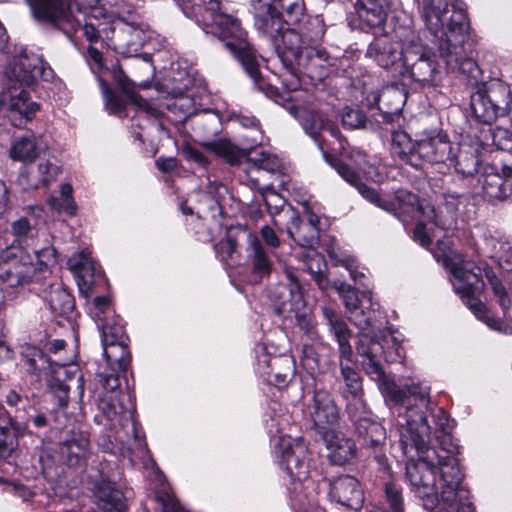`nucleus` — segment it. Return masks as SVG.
<instances>
[{"instance_id":"nucleus-14","label":"nucleus","mask_w":512,"mask_h":512,"mask_svg":"<svg viewBox=\"0 0 512 512\" xmlns=\"http://www.w3.org/2000/svg\"><path fill=\"white\" fill-rule=\"evenodd\" d=\"M201 146L209 152L224 159L230 165H238L242 159L248 158L253 161L259 169L269 172H275L280 167V162L275 156L267 153H260L259 158H253L250 151L235 146L228 139H218L213 141L201 142Z\"/></svg>"},{"instance_id":"nucleus-4","label":"nucleus","mask_w":512,"mask_h":512,"mask_svg":"<svg viewBox=\"0 0 512 512\" xmlns=\"http://www.w3.org/2000/svg\"><path fill=\"white\" fill-rule=\"evenodd\" d=\"M325 34L323 21L314 17L309 19L300 30L288 28L282 35L284 46L279 49V60L291 76V88L299 83L297 72L304 68L309 72H326L329 56L320 46Z\"/></svg>"},{"instance_id":"nucleus-51","label":"nucleus","mask_w":512,"mask_h":512,"mask_svg":"<svg viewBox=\"0 0 512 512\" xmlns=\"http://www.w3.org/2000/svg\"><path fill=\"white\" fill-rule=\"evenodd\" d=\"M344 360L340 358L341 375L348 392L354 397H358L362 391L361 378L352 367L343 363Z\"/></svg>"},{"instance_id":"nucleus-48","label":"nucleus","mask_w":512,"mask_h":512,"mask_svg":"<svg viewBox=\"0 0 512 512\" xmlns=\"http://www.w3.org/2000/svg\"><path fill=\"white\" fill-rule=\"evenodd\" d=\"M480 164L479 155L476 152L461 151L457 157L455 169L463 176H473Z\"/></svg>"},{"instance_id":"nucleus-11","label":"nucleus","mask_w":512,"mask_h":512,"mask_svg":"<svg viewBox=\"0 0 512 512\" xmlns=\"http://www.w3.org/2000/svg\"><path fill=\"white\" fill-rule=\"evenodd\" d=\"M36 268L21 247L8 246L0 253V279L10 287H17L32 281Z\"/></svg>"},{"instance_id":"nucleus-13","label":"nucleus","mask_w":512,"mask_h":512,"mask_svg":"<svg viewBox=\"0 0 512 512\" xmlns=\"http://www.w3.org/2000/svg\"><path fill=\"white\" fill-rule=\"evenodd\" d=\"M422 86H434L439 80V70L430 50L420 43H410L404 54L403 73Z\"/></svg>"},{"instance_id":"nucleus-2","label":"nucleus","mask_w":512,"mask_h":512,"mask_svg":"<svg viewBox=\"0 0 512 512\" xmlns=\"http://www.w3.org/2000/svg\"><path fill=\"white\" fill-rule=\"evenodd\" d=\"M356 350L361 358V364L369 377L380 385L382 393L391 401L404 405V412L398 413V431L404 429L401 423L410 412L422 414L424 422L427 421V413L432 411L430 402V388L412 384L406 389L400 388L394 381L387 379L383 366L384 346L374 340L367 333H363L357 342Z\"/></svg>"},{"instance_id":"nucleus-22","label":"nucleus","mask_w":512,"mask_h":512,"mask_svg":"<svg viewBox=\"0 0 512 512\" xmlns=\"http://www.w3.org/2000/svg\"><path fill=\"white\" fill-rule=\"evenodd\" d=\"M338 409L330 393L324 389L314 392L311 419L321 435L323 430H332L330 426L338 420Z\"/></svg>"},{"instance_id":"nucleus-5","label":"nucleus","mask_w":512,"mask_h":512,"mask_svg":"<svg viewBox=\"0 0 512 512\" xmlns=\"http://www.w3.org/2000/svg\"><path fill=\"white\" fill-rule=\"evenodd\" d=\"M206 14L202 16L206 32L218 37L241 63L255 84L262 88L258 57L247 39V32L242 28L240 20L233 15L221 12L220 3L217 0L208 1Z\"/></svg>"},{"instance_id":"nucleus-39","label":"nucleus","mask_w":512,"mask_h":512,"mask_svg":"<svg viewBox=\"0 0 512 512\" xmlns=\"http://www.w3.org/2000/svg\"><path fill=\"white\" fill-rule=\"evenodd\" d=\"M405 94L397 86L384 88L378 96L379 109L385 114H398L405 103Z\"/></svg>"},{"instance_id":"nucleus-60","label":"nucleus","mask_w":512,"mask_h":512,"mask_svg":"<svg viewBox=\"0 0 512 512\" xmlns=\"http://www.w3.org/2000/svg\"><path fill=\"white\" fill-rule=\"evenodd\" d=\"M497 259L499 265L509 271L512 269V243L509 241H499Z\"/></svg>"},{"instance_id":"nucleus-15","label":"nucleus","mask_w":512,"mask_h":512,"mask_svg":"<svg viewBox=\"0 0 512 512\" xmlns=\"http://www.w3.org/2000/svg\"><path fill=\"white\" fill-rule=\"evenodd\" d=\"M90 314L101 332L102 346L127 342L124 328L117 322L107 296H97L92 300Z\"/></svg>"},{"instance_id":"nucleus-47","label":"nucleus","mask_w":512,"mask_h":512,"mask_svg":"<svg viewBox=\"0 0 512 512\" xmlns=\"http://www.w3.org/2000/svg\"><path fill=\"white\" fill-rule=\"evenodd\" d=\"M113 76H114V79L117 82V84L123 89V91H125L127 93L129 100L135 106H137L139 109L147 111L151 114L153 113L154 109L150 106V104L145 99H143L138 94L129 91V80L120 68H117L113 71Z\"/></svg>"},{"instance_id":"nucleus-50","label":"nucleus","mask_w":512,"mask_h":512,"mask_svg":"<svg viewBox=\"0 0 512 512\" xmlns=\"http://www.w3.org/2000/svg\"><path fill=\"white\" fill-rule=\"evenodd\" d=\"M156 501L161 505L163 512H188L178 501L169 487L158 489L155 494Z\"/></svg>"},{"instance_id":"nucleus-9","label":"nucleus","mask_w":512,"mask_h":512,"mask_svg":"<svg viewBox=\"0 0 512 512\" xmlns=\"http://www.w3.org/2000/svg\"><path fill=\"white\" fill-rule=\"evenodd\" d=\"M471 94L470 109L476 119L490 124L506 112L510 89L500 79L477 83Z\"/></svg>"},{"instance_id":"nucleus-27","label":"nucleus","mask_w":512,"mask_h":512,"mask_svg":"<svg viewBox=\"0 0 512 512\" xmlns=\"http://www.w3.org/2000/svg\"><path fill=\"white\" fill-rule=\"evenodd\" d=\"M322 314L330 332L338 342L340 358L351 361L353 355L352 346L350 345L351 331L347 324L329 307H322Z\"/></svg>"},{"instance_id":"nucleus-8","label":"nucleus","mask_w":512,"mask_h":512,"mask_svg":"<svg viewBox=\"0 0 512 512\" xmlns=\"http://www.w3.org/2000/svg\"><path fill=\"white\" fill-rule=\"evenodd\" d=\"M446 264L456 280L453 283L456 293L461 295L466 305L474 311L478 318L483 319L489 327L500 329V321L488 317L484 304L474 296L480 288V268L465 260L461 254L447 260Z\"/></svg>"},{"instance_id":"nucleus-24","label":"nucleus","mask_w":512,"mask_h":512,"mask_svg":"<svg viewBox=\"0 0 512 512\" xmlns=\"http://www.w3.org/2000/svg\"><path fill=\"white\" fill-rule=\"evenodd\" d=\"M321 437L329 450V460L335 465L351 462L356 456L355 443L334 430L321 431Z\"/></svg>"},{"instance_id":"nucleus-62","label":"nucleus","mask_w":512,"mask_h":512,"mask_svg":"<svg viewBox=\"0 0 512 512\" xmlns=\"http://www.w3.org/2000/svg\"><path fill=\"white\" fill-rule=\"evenodd\" d=\"M493 142L500 150H512V132L504 128H496L493 132Z\"/></svg>"},{"instance_id":"nucleus-54","label":"nucleus","mask_w":512,"mask_h":512,"mask_svg":"<svg viewBox=\"0 0 512 512\" xmlns=\"http://www.w3.org/2000/svg\"><path fill=\"white\" fill-rule=\"evenodd\" d=\"M342 125L348 129H358L365 126L366 116L358 109L345 108L341 115Z\"/></svg>"},{"instance_id":"nucleus-28","label":"nucleus","mask_w":512,"mask_h":512,"mask_svg":"<svg viewBox=\"0 0 512 512\" xmlns=\"http://www.w3.org/2000/svg\"><path fill=\"white\" fill-rule=\"evenodd\" d=\"M388 0H357L355 4L362 28L381 27L386 21Z\"/></svg>"},{"instance_id":"nucleus-33","label":"nucleus","mask_w":512,"mask_h":512,"mask_svg":"<svg viewBox=\"0 0 512 512\" xmlns=\"http://www.w3.org/2000/svg\"><path fill=\"white\" fill-rule=\"evenodd\" d=\"M290 212V224L287 226L289 236L301 247L313 248L319 241V227L303 224L293 211Z\"/></svg>"},{"instance_id":"nucleus-43","label":"nucleus","mask_w":512,"mask_h":512,"mask_svg":"<svg viewBox=\"0 0 512 512\" xmlns=\"http://www.w3.org/2000/svg\"><path fill=\"white\" fill-rule=\"evenodd\" d=\"M485 276L491 287L494 298L503 311V315L507 316L512 306V298L503 281L491 270L485 271Z\"/></svg>"},{"instance_id":"nucleus-58","label":"nucleus","mask_w":512,"mask_h":512,"mask_svg":"<svg viewBox=\"0 0 512 512\" xmlns=\"http://www.w3.org/2000/svg\"><path fill=\"white\" fill-rule=\"evenodd\" d=\"M21 354L29 366V372L36 373L39 369L38 362L44 360L42 351L35 346L25 344L22 346Z\"/></svg>"},{"instance_id":"nucleus-25","label":"nucleus","mask_w":512,"mask_h":512,"mask_svg":"<svg viewBox=\"0 0 512 512\" xmlns=\"http://www.w3.org/2000/svg\"><path fill=\"white\" fill-rule=\"evenodd\" d=\"M450 143L441 136H430L416 141L415 159L420 164L444 162L450 155Z\"/></svg>"},{"instance_id":"nucleus-26","label":"nucleus","mask_w":512,"mask_h":512,"mask_svg":"<svg viewBox=\"0 0 512 512\" xmlns=\"http://www.w3.org/2000/svg\"><path fill=\"white\" fill-rule=\"evenodd\" d=\"M329 496L332 500L355 511L361 509L365 501L360 482H330Z\"/></svg>"},{"instance_id":"nucleus-31","label":"nucleus","mask_w":512,"mask_h":512,"mask_svg":"<svg viewBox=\"0 0 512 512\" xmlns=\"http://www.w3.org/2000/svg\"><path fill=\"white\" fill-rule=\"evenodd\" d=\"M61 457L70 467L83 464L89 453V440L81 433H73L60 446Z\"/></svg>"},{"instance_id":"nucleus-44","label":"nucleus","mask_w":512,"mask_h":512,"mask_svg":"<svg viewBox=\"0 0 512 512\" xmlns=\"http://www.w3.org/2000/svg\"><path fill=\"white\" fill-rule=\"evenodd\" d=\"M323 265V258L315 251H309L304 254L305 270L311 274L312 279L321 290H326L329 287V281L322 271Z\"/></svg>"},{"instance_id":"nucleus-57","label":"nucleus","mask_w":512,"mask_h":512,"mask_svg":"<svg viewBox=\"0 0 512 512\" xmlns=\"http://www.w3.org/2000/svg\"><path fill=\"white\" fill-rule=\"evenodd\" d=\"M37 172L39 174V181L35 184L36 188L40 185L47 186L54 181L59 174V167L48 161L40 162L37 167Z\"/></svg>"},{"instance_id":"nucleus-29","label":"nucleus","mask_w":512,"mask_h":512,"mask_svg":"<svg viewBox=\"0 0 512 512\" xmlns=\"http://www.w3.org/2000/svg\"><path fill=\"white\" fill-rule=\"evenodd\" d=\"M324 156L326 161L333 169L336 170L339 176L349 185L354 187L366 201L369 202L376 200L375 188L364 183L360 174L355 169L340 159L328 157L327 154H324Z\"/></svg>"},{"instance_id":"nucleus-59","label":"nucleus","mask_w":512,"mask_h":512,"mask_svg":"<svg viewBox=\"0 0 512 512\" xmlns=\"http://www.w3.org/2000/svg\"><path fill=\"white\" fill-rule=\"evenodd\" d=\"M182 11L187 14H193L195 16H203L206 14V8L209 0H176Z\"/></svg>"},{"instance_id":"nucleus-63","label":"nucleus","mask_w":512,"mask_h":512,"mask_svg":"<svg viewBox=\"0 0 512 512\" xmlns=\"http://www.w3.org/2000/svg\"><path fill=\"white\" fill-rule=\"evenodd\" d=\"M98 377L102 387L108 392H114L120 387V379L116 371L101 372Z\"/></svg>"},{"instance_id":"nucleus-32","label":"nucleus","mask_w":512,"mask_h":512,"mask_svg":"<svg viewBox=\"0 0 512 512\" xmlns=\"http://www.w3.org/2000/svg\"><path fill=\"white\" fill-rule=\"evenodd\" d=\"M11 425L19 435L29 431L30 427L36 430L48 428L50 426V416L47 411H43L29 406L23 411L18 410L14 420H11Z\"/></svg>"},{"instance_id":"nucleus-35","label":"nucleus","mask_w":512,"mask_h":512,"mask_svg":"<svg viewBox=\"0 0 512 512\" xmlns=\"http://www.w3.org/2000/svg\"><path fill=\"white\" fill-rule=\"evenodd\" d=\"M42 150L41 139L33 134L16 139L10 148L12 160L24 163L33 162Z\"/></svg>"},{"instance_id":"nucleus-40","label":"nucleus","mask_w":512,"mask_h":512,"mask_svg":"<svg viewBox=\"0 0 512 512\" xmlns=\"http://www.w3.org/2000/svg\"><path fill=\"white\" fill-rule=\"evenodd\" d=\"M367 334L374 340L379 341L384 346L383 359L387 361H396L405 357L404 350L400 341L393 335L392 331L381 332L380 335L374 334V327L367 331Z\"/></svg>"},{"instance_id":"nucleus-45","label":"nucleus","mask_w":512,"mask_h":512,"mask_svg":"<svg viewBox=\"0 0 512 512\" xmlns=\"http://www.w3.org/2000/svg\"><path fill=\"white\" fill-rule=\"evenodd\" d=\"M273 6L284 16L287 26L298 23L304 14L303 0H273Z\"/></svg>"},{"instance_id":"nucleus-16","label":"nucleus","mask_w":512,"mask_h":512,"mask_svg":"<svg viewBox=\"0 0 512 512\" xmlns=\"http://www.w3.org/2000/svg\"><path fill=\"white\" fill-rule=\"evenodd\" d=\"M405 53L406 47L403 48L398 40L388 34L375 37L367 49V56L372 58L380 67L393 68L398 73H403Z\"/></svg>"},{"instance_id":"nucleus-30","label":"nucleus","mask_w":512,"mask_h":512,"mask_svg":"<svg viewBox=\"0 0 512 512\" xmlns=\"http://www.w3.org/2000/svg\"><path fill=\"white\" fill-rule=\"evenodd\" d=\"M350 416L355 421V428L362 445L377 450L386 440V431L378 422L368 418L359 417L349 411Z\"/></svg>"},{"instance_id":"nucleus-49","label":"nucleus","mask_w":512,"mask_h":512,"mask_svg":"<svg viewBox=\"0 0 512 512\" xmlns=\"http://www.w3.org/2000/svg\"><path fill=\"white\" fill-rule=\"evenodd\" d=\"M99 409L110 422H120L126 414L131 415L115 398L102 397L99 401Z\"/></svg>"},{"instance_id":"nucleus-52","label":"nucleus","mask_w":512,"mask_h":512,"mask_svg":"<svg viewBox=\"0 0 512 512\" xmlns=\"http://www.w3.org/2000/svg\"><path fill=\"white\" fill-rule=\"evenodd\" d=\"M17 431L0 426V458H6L18 447Z\"/></svg>"},{"instance_id":"nucleus-56","label":"nucleus","mask_w":512,"mask_h":512,"mask_svg":"<svg viewBox=\"0 0 512 512\" xmlns=\"http://www.w3.org/2000/svg\"><path fill=\"white\" fill-rule=\"evenodd\" d=\"M100 84L103 90L104 98L107 108L113 114L121 115L125 108V102L117 96L106 84L105 81L100 79Z\"/></svg>"},{"instance_id":"nucleus-64","label":"nucleus","mask_w":512,"mask_h":512,"mask_svg":"<svg viewBox=\"0 0 512 512\" xmlns=\"http://www.w3.org/2000/svg\"><path fill=\"white\" fill-rule=\"evenodd\" d=\"M236 250V240L230 236L220 241L217 245V251L221 255L222 259L232 258Z\"/></svg>"},{"instance_id":"nucleus-19","label":"nucleus","mask_w":512,"mask_h":512,"mask_svg":"<svg viewBox=\"0 0 512 512\" xmlns=\"http://www.w3.org/2000/svg\"><path fill=\"white\" fill-rule=\"evenodd\" d=\"M333 287L342 298L346 314L350 322H352L360 331L358 341L363 333L373 328V320L361 307V300L357 290L350 284L345 282H334Z\"/></svg>"},{"instance_id":"nucleus-23","label":"nucleus","mask_w":512,"mask_h":512,"mask_svg":"<svg viewBox=\"0 0 512 512\" xmlns=\"http://www.w3.org/2000/svg\"><path fill=\"white\" fill-rule=\"evenodd\" d=\"M94 501L102 512H124L126 495L117 482H91Z\"/></svg>"},{"instance_id":"nucleus-55","label":"nucleus","mask_w":512,"mask_h":512,"mask_svg":"<svg viewBox=\"0 0 512 512\" xmlns=\"http://www.w3.org/2000/svg\"><path fill=\"white\" fill-rule=\"evenodd\" d=\"M263 199L268 210V213L273 218L274 225H277L275 216L278 215L285 205V199L273 190L266 191L263 194Z\"/></svg>"},{"instance_id":"nucleus-1","label":"nucleus","mask_w":512,"mask_h":512,"mask_svg":"<svg viewBox=\"0 0 512 512\" xmlns=\"http://www.w3.org/2000/svg\"><path fill=\"white\" fill-rule=\"evenodd\" d=\"M416 1L422 3L421 16L426 29L439 38V55L447 68L464 74L477 84L481 71L468 55L470 26L465 9L453 4L450 11L447 0Z\"/></svg>"},{"instance_id":"nucleus-38","label":"nucleus","mask_w":512,"mask_h":512,"mask_svg":"<svg viewBox=\"0 0 512 512\" xmlns=\"http://www.w3.org/2000/svg\"><path fill=\"white\" fill-rule=\"evenodd\" d=\"M392 152L401 160L414 167H420L415 159L416 142L413 143L405 131H395L392 134Z\"/></svg>"},{"instance_id":"nucleus-41","label":"nucleus","mask_w":512,"mask_h":512,"mask_svg":"<svg viewBox=\"0 0 512 512\" xmlns=\"http://www.w3.org/2000/svg\"><path fill=\"white\" fill-rule=\"evenodd\" d=\"M438 464L432 463L434 474L442 480H463L465 477L462 468L459 466V460L455 456H437Z\"/></svg>"},{"instance_id":"nucleus-21","label":"nucleus","mask_w":512,"mask_h":512,"mask_svg":"<svg viewBox=\"0 0 512 512\" xmlns=\"http://www.w3.org/2000/svg\"><path fill=\"white\" fill-rule=\"evenodd\" d=\"M68 267L77 279L79 291L86 298L93 292V286L97 279L101 278V272L97 270L95 263L85 252L73 254L68 259Z\"/></svg>"},{"instance_id":"nucleus-46","label":"nucleus","mask_w":512,"mask_h":512,"mask_svg":"<svg viewBox=\"0 0 512 512\" xmlns=\"http://www.w3.org/2000/svg\"><path fill=\"white\" fill-rule=\"evenodd\" d=\"M49 305L54 313L66 314L73 309L74 298L66 289L57 288L50 293Z\"/></svg>"},{"instance_id":"nucleus-36","label":"nucleus","mask_w":512,"mask_h":512,"mask_svg":"<svg viewBox=\"0 0 512 512\" xmlns=\"http://www.w3.org/2000/svg\"><path fill=\"white\" fill-rule=\"evenodd\" d=\"M116 37L127 49L133 51H137L141 48L147 39L143 24L125 20H122L121 27L117 31Z\"/></svg>"},{"instance_id":"nucleus-3","label":"nucleus","mask_w":512,"mask_h":512,"mask_svg":"<svg viewBox=\"0 0 512 512\" xmlns=\"http://www.w3.org/2000/svg\"><path fill=\"white\" fill-rule=\"evenodd\" d=\"M52 73L36 54L21 53L13 58L6 70L7 80L0 95L1 110L13 126L21 127L39 109L38 104L30 99L27 88L37 78L48 80Z\"/></svg>"},{"instance_id":"nucleus-18","label":"nucleus","mask_w":512,"mask_h":512,"mask_svg":"<svg viewBox=\"0 0 512 512\" xmlns=\"http://www.w3.org/2000/svg\"><path fill=\"white\" fill-rule=\"evenodd\" d=\"M35 20L60 27L72 23L70 0H26Z\"/></svg>"},{"instance_id":"nucleus-42","label":"nucleus","mask_w":512,"mask_h":512,"mask_svg":"<svg viewBox=\"0 0 512 512\" xmlns=\"http://www.w3.org/2000/svg\"><path fill=\"white\" fill-rule=\"evenodd\" d=\"M249 246L252 251L253 273L259 277L270 274L272 263L265 253V250L257 237H250Z\"/></svg>"},{"instance_id":"nucleus-6","label":"nucleus","mask_w":512,"mask_h":512,"mask_svg":"<svg viewBox=\"0 0 512 512\" xmlns=\"http://www.w3.org/2000/svg\"><path fill=\"white\" fill-rule=\"evenodd\" d=\"M404 429L400 430L399 446L403 455L407 458L405 464L406 476L410 480L427 477L425 472L436 478L432 468V460L428 453L430 451L431 428L424 422L422 414L408 413L401 422Z\"/></svg>"},{"instance_id":"nucleus-34","label":"nucleus","mask_w":512,"mask_h":512,"mask_svg":"<svg viewBox=\"0 0 512 512\" xmlns=\"http://www.w3.org/2000/svg\"><path fill=\"white\" fill-rule=\"evenodd\" d=\"M277 450L282 458L286 460L289 469L290 465L301 466L308 458V448L302 438L280 437L277 443Z\"/></svg>"},{"instance_id":"nucleus-37","label":"nucleus","mask_w":512,"mask_h":512,"mask_svg":"<svg viewBox=\"0 0 512 512\" xmlns=\"http://www.w3.org/2000/svg\"><path fill=\"white\" fill-rule=\"evenodd\" d=\"M104 356L109 370L125 372L131 362L127 342L103 346Z\"/></svg>"},{"instance_id":"nucleus-20","label":"nucleus","mask_w":512,"mask_h":512,"mask_svg":"<svg viewBox=\"0 0 512 512\" xmlns=\"http://www.w3.org/2000/svg\"><path fill=\"white\" fill-rule=\"evenodd\" d=\"M502 172L503 173L500 174L496 167L488 166L479 178L483 195L491 202L502 201L508 198L512 193L510 181L512 169L510 167H504Z\"/></svg>"},{"instance_id":"nucleus-17","label":"nucleus","mask_w":512,"mask_h":512,"mask_svg":"<svg viewBox=\"0 0 512 512\" xmlns=\"http://www.w3.org/2000/svg\"><path fill=\"white\" fill-rule=\"evenodd\" d=\"M375 196L376 200L369 201V203L393 215L403 223L407 222L409 218H412L415 212H424L419 197L403 188L394 192V201L384 199L377 189H375Z\"/></svg>"},{"instance_id":"nucleus-53","label":"nucleus","mask_w":512,"mask_h":512,"mask_svg":"<svg viewBox=\"0 0 512 512\" xmlns=\"http://www.w3.org/2000/svg\"><path fill=\"white\" fill-rule=\"evenodd\" d=\"M31 232L32 225L27 218L21 217L13 221L11 224V233L15 239L10 246L20 247L27 241Z\"/></svg>"},{"instance_id":"nucleus-61","label":"nucleus","mask_w":512,"mask_h":512,"mask_svg":"<svg viewBox=\"0 0 512 512\" xmlns=\"http://www.w3.org/2000/svg\"><path fill=\"white\" fill-rule=\"evenodd\" d=\"M47 203L51 208L55 209L58 212H65L69 215H73L76 211V204L73 200V197H50L47 200Z\"/></svg>"},{"instance_id":"nucleus-12","label":"nucleus","mask_w":512,"mask_h":512,"mask_svg":"<svg viewBox=\"0 0 512 512\" xmlns=\"http://www.w3.org/2000/svg\"><path fill=\"white\" fill-rule=\"evenodd\" d=\"M254 14L256 30L269 40L279 58V49L284 46L282 35L290 28L284 21V16L273 6V0H250Z\"/></svg>"},{"instance_id":"nucleus-10","label":"nucleus","mask_w":512,"mask_h":512,"mask_svg":"<svg viewBox=\"0 0 512 512\" xmlns=\"http://www.w3.org/2000/svg\"><path fill=\"white\" fill-rule=\"evenodd\" d=\"M288 287L280 286L275 301V311L278 315L288 317L294 313L297 325L306 334H314V323L306 307L302 287L295 274L286 270Z\"/></svg>"},{"instance_id":"nucleus-7","label":"nucleus","mask_w":512,"mask_h":512,"mask_svg":"<svg viewBox=\"0 0 512 512\" xmlns=\"http://www.w3.org/2000/svg\"><path fill=\"white\" fill-rule=\"evenodd\" d=\"M412 491L427 510L440 506L437 512H475L463 482H413Z\"/></svg>"}]
</instances>
